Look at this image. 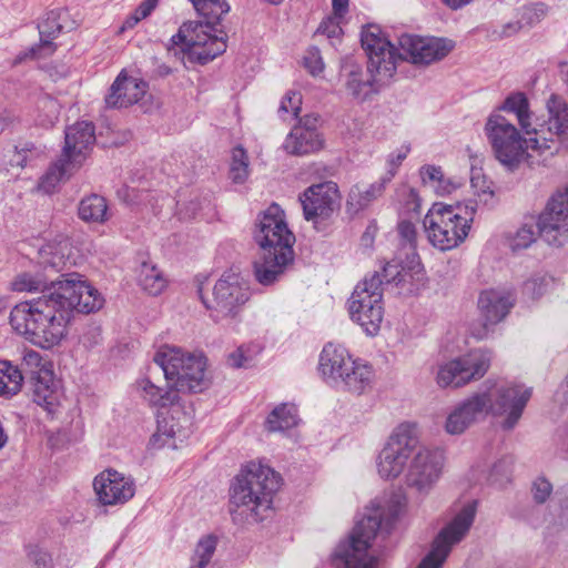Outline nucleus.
<instances>
[{"label":"nucleus","instance_id":"nucleus-4","mask_svg":"<svg viewBox=\"0 0 568 568\" xmlns=\"http://www.w3.org/2000/svg\"><path fill=\"white\" fill-rule=\"evenodd\" d=\"M404 505L393 501L387 509L376 507L367 509L358 520L349 536V540L341 542L333 554V562L344 568H377L378 559L368 554L372 540L377 531L389 534L399 518Z\"/></svg>","mask_w":568,"mask_h":568},{"label":"nucleus","instance_id":"nucleus-37","mask_svg":"<svg viewBox=\"0 0 568 568\" xmlns=\"http://www.w3.org/2000/svg\"><path fill=\"white\" fill-rule=\"evenodd\" d=\"M69 250L70 245L67 241L58 244L49 243L40 248L39 263L44 270L51 268L54 272H61L69 263Z\"/></svg>","mask_w":568,"mask_h":568},{"label":"nucleus","instance_id":"nucleus-50","mask_svg":"<svg viewBox=\"0 0 568 568\" xmlns=\"http://www.w3.org/2000/svg\"><path fill=\"white\" fill-rule=\"evenodd\" d=\"M409 151L410 146L408 144H404L388 155V176L385 178L386 182H388L396 174V170L402 164V162L407 158Z\"/></svg>","mask_w":568,"mask_h":568},{"label":"nucleus","instance_id":"nucleus-13","mask_svg":"<svg viewBox=\"0 0 568 568\" xmlns=\"http://www.w3.org/2000/svg\"><path fill=\"white\" fill-rule=\"evenodd\" d=\"M202 303L210 311L214 322L235 318L250 298L246 284L237 274H223L215 283L211 296L203 295L200 290Z\"/></svg>","mask_w":568,"mask_h":568},{"label":"nucleus","instance_id":"nucleus-10","mask_svg":"<svg viewBox=\"0 0 568 568\" xmlns=\"http://www.w3.org/2000/svg\"><path fill=\"white\" fill-rule=\"evenodd\" d=\"M94 142V125L91 122L80 121L68 126L62 156L41 178L39 183L40 190L45 193L53 192L57 184L69 178L71 165L82 162Z\"/></svg>","mask_w":568,"mask_h":568},{"label":"nucleus","instance_id":"nucleus-54","mask_svg":"<svg viewBox=\"0 0 568 568\" xmlns=\"http://www.w3.org/2000/svg\"><path fill=\"white\" fill-rule=\"evenodd\" d=\"M374 273H378L381 275L384 284L395 282L400 275V270L397 264L386 263L381 271H375Z\"/></svg>","mask_w":568,"mask_h":568},{"label":"nucleus","instance_id":"nucleus-8","mask_svg":"<svg viewBox=\"0 0 568 568\" xmlns=\"http://www.w3.org/2000/svg\"><path fill=\"white\" fill-rule=\"evenodd\" d=\"M485 135L495 159L510 172L516 171L529 158L528 149L537 151L530 139L534 134H524L508 119L499 113L488 116Z\"/></svg>","mask_w":568,"mask_h":568},{"label":"nucleus","instance_id":"nucleus-53","mask_svg":"<svg viewBox=\"0 0 568 568\" xmlns=\"http://www.w3.org/2000/svg\"><path fill=\"white\" fill-rule=\"evenodd\" d=\"M250 363L251 358L245 355L243 347H239L227 356V364L234 368L247 367Z\"/></svg>","mask_w":568,"mask_h":568},{"label":"nucleus","instance_id":"nucleus-21","mask_svg":"<svg viewBox=\"0 0 568 568\" xmlns=\"http://www.w3.org/2000/svg\"><path fill=\"white\" fill-rule=\"evenodd\" d=\"M300 201L307 221L326 219L338 207L337 185L332 181L312 185L300 196Z\"/></svg>","mask_w":568,"mask_h":568},{"label":"nucleus","instance_id":"nucleus-34","mask_svg":"<svg viewBox=\"0 0 568 568\" xmlns=\"http://www.w3.org/2000/svg\"><path fill=\"white\" fill-rule=\"evenodd\" d=\"M499 110L515 114L524 134H531L535 122L532 121L528 98L524 92L510 93L504 100Z\"/></svg>","mask_w":568,"mask_h":568},{"label":"nucleus","instance_id":"nucleus-18","mask_svg":"<svg viewBox=\"0 0 568 568\" xmlns=\"http://www.w3.org/2000/svg\"><path fill=\"white\" fill-rule=\"evenodd\" d=\"M253 237L261 251L293 250L295 243L284 212L275 203L258 215Z\"/></svg>","mask_w":568,"mask_h":568},{"label":"nucleus","instance_id":"nucleus-58","mask_svg":"<svg viewBox=\"0 0 568 568\" xmlns=\"http://www.w3.org/2000/svg\"><path fill=\"white\" fill-rule=\"evenodd\" d=\"M159 1L160 0H144L138 6L135 12L140 18L146 19L158 7Z\"/></svg>","mask_w":568,"mask_h":568},{"label":"nucleus","instance_id":"nucleus-6","mask_svg":"<svg viewBox=\"0 0 568 568\" xmlns=\"http://www.w3.org/2000/svg\"><path fill=\"white\" fill-rule=\"evenodd\" d=\"M475 212L468 204H433L423 221L429 243L440 251L457 247L468 236Z\"/></svg>","mask_w":568,"mask_h":568},{"label":"nucleus","instance_id":"nucleus-19","mask_svg":"<svg viewBox=\"0 0 568 568\" xmlns=\"http://www.w3.org/2000/svg\"><path fill=\"white\" fill-rule=\"evenodd\" d=\"M61 301L69 305L70 317L73 318L74 311L83 314H90L99 311L104 298L100 292L93 287L83 275L78 273H68L59 276L58 284L53 285Z\"/></svg>","mask_w":568,"mask_h":568},{"label":"nucleus","instance_id":"nucleus-43","mask_svg":"<svg viewBox=\"0 0 568 568\" xmlns=\"http://www.w3.org/2000/svg\"><path fill=\"white\" fill-rule=\"evenodd\" d=\"M217 539L213 535L201 538L194 549L189 568H205L216 550Z\"/></svg>","mask_w":568,"mask_h":568},{"label":"nucleus","instance_id":"nucleus-62","mask_svg":"<svg viewBox=\"0 0 568 568\" xmlns=\"http://www.w3.org/2000/svg\"><path fill=\"white\" fill-rule=\"evenodd\" d=\"M349 0H332L335 16L342 17L348 8Z\"/></svg>","mask_w":568,"mask_h":568},{"label":"nucleus","instance_id":"nucleus-59","mask_svg":"<svg viewBox=\"0 0 568 568\" xmlns=\"http://www.w3.org/2000/svg\"><path fill=\"white\" fill-rule=\"evenodd\" d=\"M554 399L560 406H565L568 404V375L557 388L554 395Z\"/></svg>","mask_w":568,"mask_h":568},{"label":"nucleus","instance_id":"nucleus-48","mask_svg":"<svg viewBox=\"0 0 568 568\" xmlns=\"http://www.w3.org/2000/svg\"><path fill=\"white\" fill-rule=\"evenodd\" d=\"M552 493V484L545 477H537L531 483V495L537 504H545Z\"/></svg>","mask_w":568,"mask_h":568},{"label":"nucleus","instance_id":"nucleus-51","mask_svg":"<svg viewBox=\"0 0 568 568\" xmlns=\"http://www.w3.org/2000/svg\"><path fill=\"white\" fill-rule=\"evenodd\" d=\"M304 64L313 75L320 74L324 69V63L317 49H311L307 52L304 57Z\"/></svg>","mask_w":568,"mask_h":568},{"label":"nucleus","instance_id":"nucleus-36","mask_svg":"<svg viewBox=\"0 0 568 568\" xmlns=\"http://www.w3.org/2000/svg\"><path fill=\"white\" fill-rule=\"evenodd\" d=\"M419 175L423 184L440 196L448 195L460 186L458 181L445 176L440 166L432 164L423 165L419 169Z\"/></svg>","mask_w":568,"mask_h":568},{"label":"nucleus","instance_id":"nucleus-49","mask_svg":"<svg viewBox=\"0 0 568 568\" xmlns=\"http://www.w3.org/2000/svg\"><path fill=\"white\" fill-rule=\"evenodd\" d=\"M338 16L324 19L316 30V36H325L327 39H339L342 28L339 26Z\"/></svg>","mask_w":568,"mask_h":568},{"label":"nucleus","instance_id":"nucleus-46","mask_svg":"<svg viewBox=\"0 0 568 568\" xmlns=\"http://www.w3.org/2000/svg\"><path fill=\"white\" fill-rule=\"evenodd\" d=\"M536 239L534 225L525 224L517 230L516 234L511 239L510 247L513 251L527 248L536 241Z\"/></svg>","mask_w":568,"mask_h":568},{"label":"nucleus","instance_id":"nucleus-23","mask_svg":"<svg viewBox=\"0 0 568 568\" xmlns=\"http://www.w3.org/2000/svg\"><path fill=\"white\" fill-rule=\"evenodd\" d=\"M488 402L476 390L462 400L449 413L445 430L450 435H460L475 423L487 416Z\"/></svg>","mask_w":568,"mask_h":568},{"label":"nucleus","instance_id":"nucleus-35","mask_svg":"<svg viewBox=\"0 0 568 568\" xmlns=\"http://www.w3.org/2000/svg\"><path fill=\"white\" fill-rule=\"evenodd\" d=\"M136 387L141 397L152 407L166 408L173 406L179 399L176 390L161 388L149 378L138 381Z\"/></svg>","mask_w":568,"mask_h":568},{"label":"nucleus","instance_id":"nucleus-39","mask_svg":"<svg viewBox=\"0 0 568 568\" xmlns=\"http://www.w3.org/2000/svg\"><path fill=\"white\" fill-rule=\"evenodd\" d=\"M33 375V400L41 406L49 407L54 402L53 375L47 368L31 371Z\"/></svg>","mask_w":568,"mask_h":568},{"label":"nucleus","instance_id":"nucleus-25","mask_svg":"<svg viewBox=\"0 0 568 568\" xmlns=\"http://www.w3.org/2000/svg\"><path fill=\"white\" fill-rule=\"evenodd\" d=\"M351 365L354 358L342 345L327 343L320 354L318 371L328 384L338 385Z\"/></svg>","mask_w":568,"mask_h":568},{"label":"nucleus","instance_id":"nucleus-9","mask_svg":"<svg viewBox=\"0 0 568 568\" xmlns=\"http://www.w3.org/2000/svg\"><path fill=\"white\" fill-rule=\"evenodd\" d=\"M478 392L490 406L487 407V415L505 416L501 427L505 430H510L521 418L531 397L532 388L526 387L524 384L488 378L478 388Z\"/></svg>","mask_w":568,"mask_h":568},{"label":"nucleus","instance_id":"nucleus-31","mask_svg":"<svg viewBox=\"0 0 568 568\" xmlns=\"http://www.w3.org/2000/svg\"><path fill=\"white\" fill-rule=\"evenodd\" d=\"M386 179H381L369 185H354L347 196L346 211L355 215L367 209L375 200L383 195Z\"/></svg>","mask_w":568,"mask_h":568},{"label":"nucleus","instance_id":"nucleus-24","mask_svg":"<svg viewBox=\"0 0 568 568\" xmlns=\"http://www.w3.org/2000/svg\"><path fill=\"white\" fill-rule=\"evenodd\" d=\"M294 261V250L261 251L254 261L255 280L264 286L277 282Z\"/></svg>","mask_w":568,"mask_h":568},{"label":"nucleus","instance_id":"nucleus-44","mask_svg":"<svg viewBox=\"0 0 568 568\" xmlns=\"http://www.w3.org/2000/svg\"><path fill=\"white\" fill-rule=\"evenodd\" d=\"M230 178L239 184L244 183L248 178V156L242 146H236L232 151Z\"/></svg>","mask_w":568,"mask_h":568},{"label":"nucleus","instance_id":"nucleus-22","mask_svg":"<svg viewBox=\"0 0 568 568\" xmlns=\"http://www.w3.org/2000/svg\"><path fill=\"white\" fill-rule=\"evenodd\" d=\"M94 491L103 505H119L130 500L135 486L130 477L114 469L100 473L93 481Z\"/></svg>","mask_w":568,"mask_h":568},{"label":"nucleus","instance_id":"nucleus-12","mask_svg":"<svg viewBox=\"0 0 568 568\" xmlns=\"http://www.w3.org/2000/svg\"><path fill=\"white\" fill-rule=\"evenodd\" d=\"M547 119L536 120L530 140L537 152L568 150V103L564 97L551 93L545 103Z\"/></svg>","mask_w":568,"mask_h":568},{"label":"nucleus","instance_id":"nucleus-38","mask_svg":"<svg viewBox=\"0 0 568 568\" xmlns=\"http://www.w3.org/2000/svg\"><path fill=\"white\" fill-rule=\"evenodd\" d=\"M79 217L88 223H104L108 220V204L103 196L91 194L81 200Z\"/></svg>","mask_w":568,"mask_h":568},{"label":"nucleus","instance_id":"nucleus-14","mask_svg":"<svg viewBox=\"0 0 568 568\" xmlns=\"http://www.w3.org/2000/svg\"><path fill=\"white\" fill-rule=\"evenodd\" d=\"M418 446L417 427L413 423L399 424L378 455L377 470L382 478H397L408 458Z\"/></svg>","mask_w":568,"mask_h":568},{"label":"nucleus","instance_id":"nucleus-64","mask_svg":"<svg viewBox=\"0 0 568 568\" xmlns=\"http://www.w3.org/2000/svg\"><path fill=\"white\" fill-rule=\"evenodd\" d=\"M26 156L21 152H17L14 158L11 160V164H16L18 166L23 168L26 165Z\"/></svg>","mask_w":568,"mask_h":568},{"label":"nucleus","instance_id":"nucleus-57","mask_svg":"<svg viewBox=\"0 0 568 568\" xmlns=\"http://www.w3.org/2000/svg\"><path fill=\"white\" fill-rule=\"evenodd\" d=\"M23 362L26 363V365H28L30 367H34L33 371H39L40 368H45L44 364L42 363L41 355L33 349L24 353Z\"/></svg>","mask_w":568,"mask_h":568},{"label":"nucleus","instance_id":"nucleus-40","mask_svg":"<svg viewBox=\"0 0 568 568\" xmlns=\"http://www.w3.org/2000/svg\"><path fill=\"white\" fill-rule=\"evenodd\" d=\"M298 423L297 410L294 405L281 404L268 415L265 426L268 432H284Z\"/></svg>","mask_w":568,"mask_h":568},{"label":"nucleus","instance_id":"nucleus-33","mask_svg":"<svg viewBox=\"0 0 568 568\" xmlns=\"http://www.w3.org/2000/svg\"><path fill=\"white\" fill-rule=\"evenodd\" d=\"M59 277L50 278L42 272H21L10 283V288L19 293H38L45 295L53 285L58 284Z\"/></svg>","mask_w":568,"mask_h":568},{"label":"nucleus","instance_id":"nucleus-63","mask_svg":"<svg viewBox=\"0 0 568 568\" xmlns=\"http://www.w3.org/2000/svg\"><path fill=\"white\" fill-rule=\"evenodd\" d=\"M141 20H143V19L140 18V16H138V13L134 11L123 22V26L121 27V31L134 28Z\"/></svg>","mask_w":568,"mask_h":568},{"label":"nucleus","instance_id":"nucleus-47","mask_svg":"<svg viewBox=\"0 0 568 568\" xmlns=\"http://www.w3.org/2000/svg\"><path fill=\"white\" fill-rule=\"evenodd\" d=\"M302 97L297 92H288L281 101L278 114L285 119L291 113L292 118H297L301 112Z\"/></svg>","mask_w":568,"mask_h":568},{"label":"nucleus","instance_id":"nucleus-1","mask_svg":"<svg viewBox=\"0 0 568 568\" xmlns=\"http://www.w3.org/2000/svg\"><path fill=\"white\" fill-rule=\"evenodd\" d=\"M361 42L368 58L367 73L361 67L353 65L345 79L346 90L361 102L390 81L398 60L429 64L444 59L453 49V42L445 39L402 34L398 38L399 52L396 53L395 47L377 24H368L363 29Z\"/></svg>","mask_w":568,"mask_h":568},{"label":"nucleus","instance_id":"nucleus-28","mask_svg":"<svg viewBox=\"0 0 568 568\" xmlns=\"http://www.w3.org/2000/svg\"><path fill=\"white\" fill-rule=\"evenodd\" d=\"M514 305V298L505 290H486L478 297V308L486 323L496 324L508 314Z\"/></svg>","mask_w":568,"mask_h":568},{"label":"nucleus","instance_id":"nucleus-16","mask_svg":"<svg viewBox=\"0 0 568 568\" xmlns=\"http://www.w3.org/2000/svg\"><path fill=\"white\" fill-rule=\"evenodd\" d=\"M444 465L445 456L442 449L417 447L405 476L407 487L420 496H427L438 483Z\"/></svg>","mask_w":568,"mask_h":568},{"label":"nucleus","instance_id":"nucleus-27","mask_svg":"<svg viewBox=\"0 0 568 568\" xmlns=\"http://www.w3.org/2000/svg\"><path fill=\"white\" fill-rule=\"evenodd\" d=\"M323 148L321 134L307 124H297L285 138L283 149L291 155H307Z\"/></svg>","mask_w":568,"mask_h":568},{"label":"nucleus","instance_id":"nucleus-7","mask_svg":"<svg viewBox=\"0 0 568 568\" xmlns=\"http://www.w3.org/2000/svg\"><path fill=\"white\" fill-rule=\"evenodd\" d=\"M154 362L176 392L201 393L210 385L206 357L202 353H189L164 345L155 353Z\"/></svg>","mask_w":568,"mask_h":568},{"label":"nucleus","instance_id":"nucleus-41","mask_svg":"<svg viewBox=\"0 0 568 568\" xmlns=\"http://www.w3.org/2000/svg\"><path fill=\"white\" fill-rule=\"evenodd\" d=\"M23 376L17 366L0 361V396L6 398L18 394L22 387Z\"/></svg>","mask_w":568,"mask_h":568},{"label":"nucleus","instance_id":"nucleus-3","mask_svg":"<svg viewBox=\"0 0 568 568\" xmlns=\"http://www.w3.org/2000/svg\"><path fill=\"white\" fill-rule=\"evenodd\" d=\"M203 21L183 23L179 32L171 37L172 47L182 45L193 62L206 64L225 52L226 34H215V26L230 11L225 0H190Z\"/></svg>","mask_w":568,"mask_h":568},{"label":"nucleus","instance_id":"nucleus-42","mask_svg":"<svg viewBox=\"0 0 568 568\" xmlns=\"http://www.w3.org/2000/svg\"><path fill=\"white\" fill-rule=\"evenodd\" d=\"M139 284L149 294L158 295L164 290L166 281L154 265L144 262L139 272Z\"/></svg>","mask_w":568,"mask_h":568},{"label":"nucleus","instance_id":"nucleus-60","mask_svg":"<svg viewBox=\"0 0 568 568\" xmlns=\"http://www.w3.org/2000/svg\"><path fill=\"white\" fill-rule=\"evenodd\" d=\"M568 524V499H562L559 503L558 521L554 525L564 526Z\"/></svg>","mask_w":568,"mask_h":568},{"label":"nucleus","instance_id":"nucleus-11","mask_svg":"<svg viewBox=\"0 0 568 568\" xmlns=\"http://www.w3.org/2000/svg\"><path fill=\"white\" fill-rule=\"evenodd\" d=\"M348 311L353 322L363 331L374 336L379 332L383 322V280L378 273H373L359 282L349 300Z\"/></svg>","mask_w":568,"mask_h":568},{"label":"nucleus","instance_id":"nucleus-20","mask_svg":"<svg viewBox=\"0 0 568 568\" xmlns=\"http://www.w3.org/2000/svg\"><path fill=\"white\" fill-rule=\"evenodd\" d=\"M537 229L548 244L562 245L568 234V187L550 197L538 217Z\"/></svg>","mask_w":568,"mask_h":568},{"label":"nucleus","instance_id":"nucleus-32","mask_svg":"<svg viewBox=\"0 0 568 568\" xmlns=\"http://www.w3.org/2000/svg\"><path fill=\"white\" fill-rule=\"evenodd\" d=\"M180 409L173 408L171 413L158 414V428L156 433L151 438V444L161 448L164 446L176 448V437H184L182 434V428L179 423L175 422L174 414H179Z\"/></svg>","mask_w":568,"mask_h":568},{"label":"nucleus","instance_id":"nucleus-15","mask_svg":"<svg viewBox=\"0 0 568 568\" xmlns=\"http://www.w3.org/2000/svg\"><path fill=\"white\" fill-rule=\"evenodd\" d=\"M476 509L474 505L464 506L458 514L440 529L434 538L430 550L416 568H442L453 547L460 542L469 531Z\"/></svg>","mask_w":568,"mask_h":568},{"label":"nucleus","instance_id":"nucleus-52","mask_svg":"<svg viewBox=\"0 0 568 568\" xmlns=\"http://www.w3.org/2000/svg\"><path fill=\"white\" fill-rule=\"evenodd\" d=\"M399 236L408 244H414L416 241V227L409 221H400L397 225Z\"/></svg>","mask_w":568,"mask_h":568},{"label":"nucleus","instance_id":"nucleus-5","mask_svg":"<svg viewBox=\"0 0 568 568\" xmlns=\"http://www.w3.org/2000/svg\"><path fill=\"white\" fill-rule=\"evenodd\" d=\"M280 484V475L271 467L254 462L247 464L230 488L231 513L241 510L255 521L263 520Z\"/></svg>","mask_w":568,"mask_h":568},{"label":"nucleus","instance_id":"nucleus-17","mask_svg":"<svg viewBox=\"0 0 568 568\" xmlns=\"http://www.w3.org/2000/svg\"><path fill=\"white\" fill-rule=\"evenodd\" d=\"M491 354L485 349H476L457 359L440 365L436 382L439 387H462L473 381L480 379L489 369Z\"/></svg>","mask_w":568,"mask_h":568},{"label":"nucleus","instance_id":"nucleus-61","mask_svg":"<svg viewBox=\"0 0 568 568\" xmlns=\"http://www.w3.org/2000/svg\"><path fill=\"white\" fill-rule=\"evenodd\" d=\"M513 464L511 458H503L498 463H496L493 467L494 474H503L506 475L509 473L510 466Z\"/></svg>","mask_w":568,"mask_h":568},{"label":"nucleus","instance_id":"nucleus-2","mask_svg":"<svg viewBox=\"0 0 568 568\" xmlns=\"http://www.w3.org/2000/svg\"><path fill=\"white\" fill-rule=\"evenodd\" d=\"M69 305L51 287L45 295L14 305L9 315L12 329L42 349L58 346L68 335L72 321Z\"/></svg>","mask_w":568,"mask_h":568},{"label":"nucleus","instance_id":"nucleus-26","mask_svg":"<svg viewBox=\"0 0 568 568\" xmlns=\"http://www.w3.org/2000/svg\"><path fill=\"white\" fill-rule=\"evenodd\" d=\"M148 90V83L134 77H128L122 71L110 88L105 97L109 108H126L139 102Z\"/></svg>","mask_w":568,"mask_h":568},{"label":"nucleus","instance_id":"nucleus-29","mask_svg":"<svg viewBox=\"0 0 568 568\" xmlns=\"http://www.w3.org/2000/svg\"><path fill=\"white\" fill-rule=\"evenodd\" d=\"M374 377L375 373L369 364L354 358V365L348 367L337 386L354 395H362L372 389Z\"/></svg>","mask_w":568,"mask_h":568},{"label":"nucleus","instance_id":"nucleus-56","mask_svg":"<svg viewBox=\"0 0 568 568\" xmlns=\"http://www.w3.org/2000/svg\"><path fill=\"white\" fill-rule=\"evenodd\" d=\"M29 558L33 562L34 568H51V557L43 550L31 551Z\"/></svg>","mask_w":568,"mask_h":568},{"label":"nucleus","instance_id":"nucleus-45","mask_svg":"<svg viewBox=\"0 0 568 568\" xmlns=\"http://www.w3.org/2000/svg\"><path fill=\"white\" fill-rule=\"evenodd\" d=\"M554 284V278L547 274H536L524 284V293L531 298L544 295Z\"/></svg>","mask_w":568,"mask_h":568},{"label":"nucleus","instance_id":"nucleus-55","mask_svg":"<svg viewBox=\"0 0 568 568\" xmlns=\"http://www.w3.org/2000/svg\"><path fill=\"white\" fill-rule=\"evenodd\" d=\"M546 13V7L542 3H536L525 8L524 18L528 23H535L539 21Z\"/></svg>","mask_w":568,"mask_h":568},{"label":"nucleus","instance_id":"nucleus-30","mask_svg":"<svg viewBox=\"0 0 568 568\" xmlns=\"http://www.w3.org/2000/svg\"><path fill=\"white\" fill-rule=\"evenodd\" d=\"M38 30L40 43L30 49V55L37 58L49 57L57 48L52 40L62 31V26L59 22V13L57 11L48 12L42 21L39 22Z\"/></svg>","mask_w":568,"mask_h":568}]
</instances>
